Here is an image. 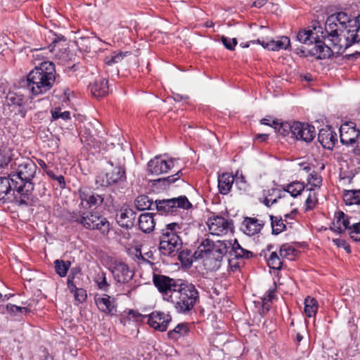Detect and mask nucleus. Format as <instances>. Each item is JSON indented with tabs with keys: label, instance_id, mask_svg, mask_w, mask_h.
<instances>
[{
	"label": "nucleus",
	"instance_id": "f257e3e1",
	"mask_svg": "<svg viewBox=\"0 0 360 360\" xmlns=\"http://www.w3.org/2000/svg\"><path fill=\"white\" fill-rule=\"evenodd\" d=\"M153 283L164 301L172 303L179 314L191 311L198 299L195 286L182 279L153 274Z\"/></svg>",
	"mask_w": 360,
	"mask_h": 360
},
{
	"label": "nucleus",
	"instance_id": "f03ea898",
	"mask_svg": "<svg viewBox=\"0 0 360 360\" xmlns=\"http://www.w3.org/2000/svg\"><path fill=\"white\" fill-rule=\"evenodd\" d=\"M323 39L333 42L338 53H344L355 43H360V15L353 18L340 11L329 15L325 22Z\"/></svg>",
	"mask_w": 360,
	"mask_h": 360
},
{
	"label": "nucleus",
	"instance_id": "7ed1b4c3",
	"mask_svg": "<svg viewBox=\"0 0 360 360\" xmlns=\"http://www.w3.org/2000/svg\"><path fill=\"white\" fill-rule=\"evenodd\" d=\"M37 170L36 164L30 159H26L18 165L15 173L11 174L14 181L18 183L16 199L20 207L35 206L38 200L33 194L32 179Z\"/></svg>",
	"mask_w": 360,
	"mask_h": 360
},
{
	"label": "nucleus",
	"instance_id": "20e7f679",
	"mask_svg": "<svg viewBox=\"0 0 360 360\" xmlns=\"http://www.w3.org/2000/svg\"><path fill=\"white\" fill-rule=\"evenodd\" d=\"M56 67L53 62L40 63L27 75L26 87L32 96L44 95L51 90L56 82Z\"/></svg>",
	"mask_w": 360,
	"mask_h": 360
},
{
	"label": "nucleus",
	"instance_id": "39448f33",
	"mask_svg": "<svg viewBox=\"0 0 360 360\" xmlns=\"http://www.w3.org/2000/svg\"><path fill=\"white\" fill-rule=\"evenodd\" d=\"M66 219L70 223H76L88 230H98L103 236L110 231V223L108 219L94 211H72L68 212Z\"/></svg>",
	"mask_w": 360,
	"mask_h": 360
},
{
	"label": "nucleus",
	"instance_id": "423d86ee",
	"mask_svg": "<svg viewBox=\"0 0 360 360\" xmlns=\"http://www.w3.org/2000/svg\"><path fill=\"white\" fill-rule=\"evenodd\" d=\"M111 168L96 177L97 187H110L112 189H123L127 185L126 167L120 162L114 164L109 161Z\"/></svg>",
	"mask_w": 360,
	"mask_h": 360
},
{
	"label": "nucleus",
	"instance_id": "0eeeda50",
	"mask_svg": "<svg viewBox=\"0 0 360 360\" xmlns=\"http://www.w3.org/2000/svg\"><path fill=\"white\" fill-rule=\"evenodd\" d=\"M154 204L158 214L165 216L177 215L181 209L188 210L193 207L191 202L186 195L156 200Z\"/></svg>",
	"mask_w": 360,
	"mask_h": 360
},
{
	"label": "nucleus",
	"instance_id": "6e6552de",
	"mask_svg": "<svg viewBox=\"0 0 360 360\" xmlns=\"http://www.w3.org/2000/svg\"><path fill=\"white\" fill-rule=\"evenodd\" d=\"M18 188V183L14 181L13 177L10 174L7 177H0V201L3 203L11 200L13 197L14 204L20 207L16 199V193Z\"/></svg>",
	"mask_w": 360,
	"mask_h": 360
},
{
	"label": "nucleus",
	"instance_id": "1a4fd4ad",
	"mask_svg": "<svg viewBox=\"0 0 360 360\" xmlns=\"http://www.w3.org/2000/svg\"><path fill=\"white\" fill-rule=\"evenodd\" d=\"M147 166L148 174L160 175L167 173L174 167V159L165 155L155 156L148 162Z\"/></svg>",
	"mask_w": 360,
	"mask_h": 360
},
{
	"label": "nucleus",
	"instance_id": "9d476101",
	"mask_svg": "<svg viewBox=\"0 0 360 360\" xmlns=\"http://www.w3.org/2000/svg\"><path fill=\"white\" fill-rule=\"evenodd\" d=\"M315 136L316 130L313 125L298 121L292 122V138L296 140L309 143Z\"/></svg>",
	"mask_w": 360,
	"mask_h": 360
},
{
	"label": "nucleus",
	"instance_id": "9b49d317",
	"mask_svg": "<svg viewBox=\"0 0 360 360\" xmlns=\"http://www.w3.org/2000/svg\"><path fill=\"white\" fill-rule=\"evenodd\" d=\"M207 226L210 233L217 236L226 235L233 229L232 221L219 216L210 217Z\"/></svg>",
	"mask_w": 360,
	"mask_h": 360
},
{
	"label": "nucleus",
	"instance_id": "f8f14e48",
	"mask_svg": "<svg viewBox=\"0 0 360 360\" xmlns=\"http://www.w3.org/2000/svg\"><path fill=\"white\" fill-rule=\"evenodd\" d=\"M147 318L148 324L155 330L165 332L167 330L169 323L172 321V316L160 311H155L144 316Z\"/></svg>",
	"mask_w": 360,
	"mask_h": 360
},
{
	"label": "nucleus",
	"instance_id": "ddd939ff",
	"mask_svg": "<svg viewBox=\"0 0 360 360\" xmlns=\"http://www.w3.org/2000/svg\"><path fill=\"white\" fill-rule=\"evenodd\" d=\"M339 131L340 142L343 145H352L360 137V130L356 128V124L353 122L342 124Z\"/></svg>",
	"mask_w": 360,
	"mask_h": 360
},
{
	"label": "nucleus",
	"instance_id": "4468645a",
	"mask_svg": "<svg viewBox=\"0 0 360 360\" xmlns=\"http://www.w3.org/2000/svg\"><path fill=\"white\" fill-rule=\"evenodd\" d=\"M136 219V212L133 208L127 205L122 206L115 215L117 223L122 228L131 229Z\"/></svg>",
	"mask_w": 360,
	"mask_h": 360
},
{
	"label": "nucleus",
	"instance_id": "2eb2a0df",
	"mask_svg": "<svg viewBox=\"0 0 360 360\" xmlns=\"http://www.w3.org/2000/svg\"><path fill=\"white\" fill-rule=\"evenodd\" d=\"M110 270L114 279L120 283H128L134 276L128 265L122 262L115 261Z\"/></svg>",
	"mask_w": 360,
	"mask_h": 360
},
{
	"label": "nucleus",
	"instance_id": "dca6fc26",
	"mask_svg": "<svg viewBox=\"0 0 360 360\" xmlns=\"http://www.w3.org/2000/svg\"><path fill=\"white\" fill-rule=\"evenodd\" d=\"M79 199L80 200V205L82 207L88 208L98 207L103 203L104 196L86 188H81L79 190Z\"/></svg>",
	"mask_w": 360,
	"mask_h": 360
},
{
	"label": "nucleus",
	"instance_id": "f3484780",
	"mask_svg": "<svg viewBox=\"0 0 360 360\" xmlns=\"http://www.w3.org/2000/svg\"><path fill=\"white\" fill-rule=\"evenodd\" d=\"M314 46L307 50V53L314 57L317 60H323L329 58L333 55L334 52L338 53L333 48V42L331 41L332 48L326 45L325 43L318 39H316L314 41ZM340 54L342 53H340Z\"/></svg>",
	"mask_w": 360,
	"mask_h": 360
},
{
	"label": "nucleus",
	"instance_id": "a211bd4d",
	"mask_svg": "<svg viewBox=\"0 0 360 360\" xmlns=\"http://www.w3.org/2000/svg\"><path fill=\"white\" fill-rule=\"evenodd\" d=\"M27 102L26 97L18 92H9L6 97L7 105L11 108L12 110H17L22 117L26 115L25 105Z\"/></svg>",
	"mask_w": 360,
	"mask_h": 360
},
{
	"label": "nucleus",
	"instance_id": "6ab92c4d",
	"mask_svg": "<svg viewBox=\"0 0 360 360\" xmlns=\"http://www.w3.org/2000/svg\"><path fill=\"white\" fill-rule=\"evenodd\" d=\"M94 302L100 311L111 316L116 314L117 305L114 297L107 294L102 296L96 295Z\"/></svg>",
	"mask_w": 360,
	"mask_h": 360
},
{
	"label": "nucleus",
	"instance_id": "aec40b11",
	"mask_svg": "<svg viewBox=\"0 0 360 360\" xmlns=\"http://www.w3.org/2000/svg\"><path fill=\"white\" fill-rule=\"evenodd\" d=\"M318 141L323 148L332 150L338 142V136L331 127L326 126L320 129Z\"/></svg>",
	"mask_w": 360,
	"mask_h": 360
},
{
	"label": "nucleus",
	"instance_id": "412c9836",
	"mask_svg": "<svg viewBox=\"0 0 360 360\" xmlns=\"http://www.w3.org/2000/svg\"><path fill=\"white\" fill-rule=\"evenodd\" d=\"M350 217L342 211H338L335 214V219L331 223L329 229L333 232L340 234L350 229Z\"/></svg>",
	"mask_w": 360,
	"mask_h": 360
},
{
	"label": "nucleus",
	"instance_id": "4be33fe9",
	"mask_svg": "<svg viewBox=\"0 0 360 360\" xmlns=\"http://www.w3.org/2000/svg\"><path fill=\"white\" fill-rule=\"evenodd\" d=\"M224 252L222 250L211 252L209 255H204L202 257L203 264L207 271H217L221 265L224 258Z\"/></svg>",
	"mask_w": 360,
	"mask_h": 360
},
{
	"label": "nucleus",
	"instance_id": "5701e85b",
	"mask_svg": "<svg viewBox=\"0 0 360 360\" xmlns=\"http://www.w3.org/2000/svg\"><path fill=\"white\" fill-rule=\"evenodd\" d=\"M181 238L176 240L160 238L159 249L165 256H174L181 249Z\"/></svg>",
	"mask_w": 360,
	"mask_h": 360
},
{
	"label": "nucleus",
	"instance_id": "b1692460",
	"mask_svg": "<svg viewBox=\"0 0 360 360\" xmlns=\"http://www.w3.org/2000/svg\"><path fill=\"white\" fill-rule=\"evenodd\" d=\"M264 223L263 221L259 220L254 217H245L241 224V229L248 236H254L260 232L263 229Z\"/></svg>",
	"mask_w": 360,
	"mask_h": 360
},
{
	"label": "nucleus",
	"instance_id": "393cba45",
	"mask_svg": "<svg viewBox=\"0 0 360 360\" xmlns=\"http://www.w3.org/2000/svg\"><path fill=\"white\" fill-rule=\"evenodd\" d=\"M263 200L261 202L266 207H269L272 205L278 202V200L285 197L283 189L271 188L263 191Z\"/></svg>",
	"mask_w": 360,
	"mask_h": 360
},
{
	"label": "nucleus",
	"instance_id": "a878e982",
	"mask_svg": "<svg viewBox=\"0 0 360 360\" xmlns=\"http://www.w3.org/2000/svg\"><path fill=\"white\" fill-rule=\"evenodd\" d=\"M234 176L225 172L218 176V189L221 195H227L230 193L234 183Z\"/></svg>",
	"mask_w": 360,
	"mask_h": 360
},
{
	"label": "nucleus",
	"instance_id": "bb28decb",
	"mask_svg": "<svg viewBox=\"0 0 360 360\" xmlns=\"http://www.w3.org/2000/svg\"><path fill=\"white\" fill-rule=\"evenodd\" d=\"M305 184L300 181H292L281 186L283 193H289L291 197L295 198L300 196L305 189Z\"/></svg>",
	"mask_w": 360,
	"mask_h": 360
},
{
	"label": "nucleus",
	"instance_id": "cd10ccee",
	"mask_svg": "<svg viewBox=\"0 0 360 360\" xmlns=\"http://www.w3.org/2000/svg\"><path fill=\"white\" fill-rule=\"evenodd\" d=\"M91 91L98 98L106 96L109 91L108 81L103 78L96 80L91 86Z\"/></svg>",
	"mask_w": 360,
	"mask_h": 360
},
{
	"label": "nucleus",
	"instance_id": "c85d7f7f",
	"mask_svg": "<svg viewBox=\"0 0 360 360\" xmlns=\"http://www.w3.org/2000/svg\"><path fill=\"white\" fill-rule=\"evenodd\" d=\"M154 214L143 213L139 217V226L143 233H150L155 228Z\"/></svg>",
	"mask_w": 360,
	"mask_h": 360
},
{
	"label": "nucleus",
	"instance_id": "c756f323",
	"mask_svg": "<svg viewBox=\"0 0 360 360\" xmlns=\"http://www.w3.org/2000/svg\"><path fill=\"white\" fill-rule=\"evenodd\" d=\"M181 229V224L173 222L169 223L162 229V236L160 238L176 240L180 238L179 233Z\"/></svg>",
	"mask_w": 360,
	"mask_h": 360
},
{
	"label": "nucleus",
	"instance_id": "7c9ffc66",
	"mask_svg": "<svg viewBox=\"0 0 360 360\" xmlns=\"http://www.w3.org/2000/svg\"><path fill=\"white\" fill-rule=\"evenodd\" d=\"M290 46V38L286 36H281L277 40H271L265 44L268 50L273 51H278L281 49L286 50Z\"/></svg>",
	"mask_w": 360,
	"mask_h": 360
},
{
	"label": "nucleus",
	"instance_id": "2f4dec72",
	"mask_svg": "<svg viewBox=\"0 0 360 360\" xmlns=\"http://www.w3.org/2000/svg\"><path fill=\"white\" fill-rule=\"evenodd\" d=\"M221 250L216 247L214 242L208 238L203 240L198 248L195 255L198 254V257H204V255H209L211 252Z\"/></svg>",
	"mask_w": 360,
	"mask_h": 360
},
{
	"label": "nucleus",
	"instance_id": "473e14b6",
	"mask_svg": "<svg viewBox=\"0 0 360 360\" xmlns=\"http://www.w3.org/2000/svg\"><path fill=\"white\" fill-rule=\"evenodd\" d=\"M230 254L235 259H250L254 256L252 252L244 249L241 247L237 240H235L232 244L231 250Z\"/></svg>",
	"mask_w": 360,
	"mask_h": 360
},
{
	"label": "nucleus",
	"instance_id": "72a5a7b5",
	"mask_svg": "<svg viewBox=\"0 0 360 360\" xmlns=\"http://www.w3.org/2000/svg\"><path fill=\"white\" fill-rule=\"evenodd\" d=\"M342 199L346 205H360V189L344 190Z\"/></svg>",
	"mask_w": 360,
	"mask_h": 360
},
{
	"label": "nucleus",
	"instance_id": "f704fd0d",
	"mask_svg": "<svg viewBox=\"0 0 360 360\" xmlns=\"http://www.w3.org/2000/svg\"><path fill=\"white\" fill-rule=\"evenodd\" d=\"M316 39H319L316 33L309 29L301 30L296 35V39L306 45H312Z\"/></svg>",
	"mask_w": 360,
	"mask_h": 360
},
{
	"label": "nucleus",
	"instance_id": "c9c22d12",
	"mask_svg": "<svg viewBox=\"0 0 360 360\" xmlns=\"http://www.w3.org/2000/svg\"><path fill=\"white\" fill-rule=\"evenodd\" d=\"M189 328L188 324L186 323H179L173 330L167 333V336L169 339L177 340L182 337L188 335Z\"/></svg>",
	"mask_w": 360,
	"mask_h": 360
},
{
	"label": "nucleus",
	"instance_id": "e433bc0d",
	"mask_svg": "<svg viewBox=\"0 0 360 360\" xmlns=\"http://www.w3.org/2000/svg\"><path fill=\"white\" fill-rule=\"evenodd\" d=\"M298 253L299 251L289 243L283 244L279 248L281 257L283 259H287L290 261L295 260Z\"/></svg>",
	"mask_w": 360,
	"mask_h": 360
},
{
	"label": "nucleus",
	"instance_id": "4c0bfd02",
	"mask_svg": "<svg viewBox=\"0 0 360 360\" xmlns=\"http://www.w3.org/2000/svg\"><path fill=\"white\" fill-rule=\"evenodd\" d=\"M304 313L308 317H314L317 314L319 309V304L317 300L310 296H307L304 299Z\"/></svg>",
	"mask_w": 360,
	"mask_h": 360
},
{
	"label": "nucleus",
	"instance_id": "58836bf2",
	"mask_svg": "<svg viewBox=\"0 0 360 360\" xmlns=\"http://www.w3.org/2000/svg\"><path fill=\"white\" fill-rule=\"evenodd\" d=\"M130 55V52L129 51H113L108 56H105L103 61L104 63L108 66H112L115 64L120 63L124 57Z\"/></svg>",
	"mask_w": 360,
	"mask_h": 360
},
{
	"label": "nucleus",
	"instance_id": "ea45409f",
	"mask_svg": "<svg viewBox=\"0 0 360 360\" xmlns=\"http://www.w3.org/2000/svg\"><path fill=\"white\" fill-rule=\"evenodd\" d=\"M273 125L280 136L285 137L291 134V137H292V123L290 124L287 122L278 123L277 121H273Z\"/></svg>",
	"mask_w": 360,
	"mask_h": 360
},
{
	"label": "nucleus",
	"instance_id": "a19ab883",
	"mask_svg": "<svg viewBox=\"0 0 360 360\" xmlns=\"http://www.w3.org/2000/svg\"><path fill=\"white\" fill-rule=\"evenodd\" d=\"M283 258L276 251L271 252L266 258L267 265L274 270H281L283 266Z\"/></svg>",
	"mask_w": 360,
	"mask_h": 360
},
{
	"label": "nucleus",
	"instance_id": "79ce46f5",
	"mask_svg": "<svg viewBox=\"0 0 360 360\" xmlns=\"http://www.w3.org/2000/svg\"><path fill=\"white\" fill-rule=\"evenodd\" d=\"M270 219L272 233L274 235H278L285 230L286 226L283 223V220L281 217L270 215Z\"/></svg>",
	"mask_w": 360,
	"mask_h": 360
},
{
	"label": "nucleus",
	"instance_id": "37998d69",
	"mask_svg": "<svg viewBox=\"0 0 360 360\" xmlns=\"http://www.w3.org/2000/svg\"><path fill=\"white\" fill-rule=\"evenodd\" d=\"M70 261L56 259L54 262V267L56 274L60 277H65L70 268Z\"/></svg>",
	"mask_w": 360,
	"mask_h": 360
},
{
	"label": "nucleus",
	"instance_id": "c03bdc74",
	"mask_svg": "<svg viewBox=\"0 0 360 360\" xmlns=\"http://www.w3.org/2000/svg\"><path fill=\"white\" fill-rule=\"evenodd\" d=\"M153 205V202L145 195H139L135 200L136 207L139 210H150Z\"/></svg>",
	"mask_w": 360,
	"mask_h": 360
},
{
	"label": "nucleus",
	"instance_id": "a18cd8bd",
	"mask_svg": "<svg viewBox=\"0 0 360 360\" xmlns=\"http://www.w3.org/2000/svg\"><path fill=\"white\" fill-rule=\"evenodd\" d=\"M94 281L99 290L104 292L108 291L110 284L107 281L106 274L103 271H101L96 274Z\"/></svg>",
	"mask_w": 360,
	"mask_h": 360
},
{
	"label": "nucleus",
	"instance_id": "49530a36",
	"mask_svg": "<svg viewBox=\"0 0 360 360\" xmlns=\"http://www.w3.org/2000/svg\"><path fill=\"white\" fill-rule=\"evenodd\" d=\"M307 181L308 184H309L311 186L307 189L309 191H314L315 188H320L322 185V178L315 171H312L309 173Z\"/></svg>",
	"mask_w": 360,
	"mask_h": 360
},
{
	"label": "nucleus",
	"instance_id": "de8ad7c7",
	"mask_svg": "<svg viewBox=\"0 0 360 360\" xmlns=\"http://www.w3.org/2000/svg\"><path fill=\"white\" fill-rule=\"evenodd\" d=\"M178 259L181 263L186 266H190L193 263V253L192 251L188 248L182 249L178 251Z\"/></svg>",
	"mask_w": 360,
	"mask_h": 360
},
{
	"label": "nucleus",
	"instance_id": "09e8293b",
	"mask_svg": "<svg viewBox=\"0 0 360 360\" xmlns=\"http://www.w3.org/2000/svg\"><path fill=\"white\" fill-rule=\"evenodd\" d=\"M318 203V194L314 191H310L307 199L305 200L303 207L305 212L311 211L315 208Z\"/></svg>",
	"mask_w": 360,
	"mask_h": 360
},
{
	"label": "nucleus",
	"instance_id": "8fccbe9b",
	"mask_svg": "<svg viewBox=\"0 0 360 360\" xmlns=\"http://www.w3.org/2000/svg\"><path fill=\"white\" fill-rule=\"evenodd\" d=\"M51 118L52 120H57L58 119H62L64 121H67L70 120V112L69 111H61V108L60 107L54 108L51 110Z\"/></svg>",
	"mask_w": 360,
	"mask_h": 360
},
{
	"label": "nucleus",
	"instance_id": "3c124183",
	"mask_svg": "<svg viewBox=\"0 0 360 360\" xmlns=\"http://www.w3.org/2000/svg\"><path fill=\"white\" fill-rule=\"evenodd\" d=\"M80 274L81 268L79 266H75L70 269L67 279V285L68 289H75V286H76L75 278Z\"/></svg>",
	"mask_w": 360,
	"mask_h": 360
},
{
	"label": "nucleus",
	"instance_id": "603ef678",
	"mask_svg": "<svg viewBox=\"0 0 360 360\" xmlns=\"http://www.w3.org/2000/svg\"><path fill=\"white\" fill-rule=\"evenodd\" d=\"M6 311L13 316H17L18 315L25 312L27 314L30 311V309L27 307H18L13 304H8L6 306Z\"/></svg>",
	"mask_w": 360,
	"mask_h": 360
},
{
	"label": "nucleus",
	"instance_id": "864d4df0",
	"mask_svg": "<svg viewBox=\"0 0 360 360\" xmlns=\"http://www.w3.org/2000/svg\"><path fill=\"white\" fill-rule=\"evenodd\" d=\"M348 233L353 240L360 242V222L352 224Z\"/></svg>",
	"mask_w": 360,
	"mask_h": 360
},
{
	"label": "nucleus",
	"instance_id": "5fc2aeb1",
	"mask_svg": "<svg viewBox=\"0 0 360 360\" xmlns=\"http://www.w3.org/2000/svg\"><path fill=\"white\" fill-rule=\"evenodd\" d=\"M276 284L274 282L273 285L266 292L262 299L264 305L271 302L276 297Z\"/></svg>",
	"mask_w": 360,
	"mask_h": 360
},
{
	"label": "nucleus",
	"instance_id": "6e6d98bb",
	"mask_svg": "<svg viewBox=\"0 0 360 360\" xmlns=\"http://www.w3.org/2000/svg\"><path fill=\"white\" fill-rule=\"evenodd\" d=\"M234 178V182L240 191H245L248 189V185L245 176L242 174H239L238 172H237Z\"/></svg>",
	"mask_w": 360,
	"mask_h": 360
},
{
	"label": "nucleus",
	"instance_id": "4d7b16f0",
	"mask_svg": "<svg viewBox=\"0 0 360 360\" xmlns=\"http://www.w3.org/2000/svg\"><path fill=\"white\" fill-rule=\"evenodd\" d=\"M69 290L74 294L75 300L81 303L84 302L87 297L86 292L83 288H78L75 286V289L71 288Z\"/></svg>",
	"mask_w": 360,
	"mask_h": 360
},
{
	"label": "nucleus",
	"instance_id": "13d9d810",
	"mask_svg": "<svg viewBox=\"0 0 360 360\" xmlns=\"http://www.w3.org/2000/svg\"><path fill=\"white\" fill-rule=\"evenodd\" d=\"M11 160L9 151L4 148L0 149V167H4L8 165Z\"/></svg>",
	"mask_w": 360,
	"mask_h": 360
},
{
	"label": "nucleus",
	"instance_id": "bf43d9fd",
	"mask_svg": "<svg viewBox=\"0 0 360 360\" xmlns=\"http://www.w3.org/2000/svg\"><path fill=\"white\" fill-rule=\"evenodd\" d=\"M46 174L50 179H51L53 181H56L58 184L60 188H65L66 184H65V178L62 174L56 175L54 174V172L52 170L47 171Z\"/></svg>",
	"mask_w": 360,
	"mask_h": 360
},
{
	"label": "nucleus",
	"instance_id": "052dcab7",
	"mask_svg": "<svg viewBox=\"0 0 360 360\" xmlns=\"http://www.w3.org/2000/svg\"><path fill=\"white\" fill-rule=\"evenodd\" d=\"M182 174L181 171L179 170L176 174L169 176L166 178L159 179L158 181H162L164 185H170L176 182L178 179H180L181 175Z\"/></svg>",
	"mask_w": 360,
	"mask_h": 360
},
{
	"label": "nucleus",
	"instance_id": "680f3d73",
	"mask_svg": "<svg viewBox=\"0 0 360 360\" xmlns=\"http://www.w3.org/2000/svg\"><path fill=\"white\" fill-rule=\"evenodd\" d=\"M221 40L224 46L230 51L234 50L235 46L238 43L236 38H229L224 36L221 37Z\"/></svg>",
	"mask_w": 360,
	"mask_h": 360
},
{
	"label": "nucleus",
	"instance_id": "e2e57ef3",
	"mask_svg": "<svg viewBox=\"0 0 360 360\" xmlns=\"http://www.w3.org/2000/svg\"><path fill=\"white\" fill-rule=\"evenodd\" d=\"M333 242L337 247L344 248L347 253L351 252L350 245L345 240L342 238H333Z\"/></svg>",
	"mask_w": 360,
	"mask_h": 360
},
{
	"label": "nucleus",
	"instance_id": "0e129e2a",
	"mask_svg": "<svg viewBox=\"0 0 360 360\" xmlns=\"http://www.w3.org/2000/svg\"><path fill=\"white\" fill-rule=\"evenodd\" d=\"M146 315L141 314L139 311L130 309L128 313V316L129 319H133L135 321H139L141 319H146L144 316Z\"/></svg>",
	"mask_w": 360,
	"mask_h": 360
},
{
	"label": "nucleus",
	"instance_id": "69168bd1",
	"mask_svg": "<svg viewBox=\"0 0 360 360\" xmlns=\"http://www.w3.org/2000/svg\"><path fill=\"white\" fill-rule=\"evenodd\" d=\"M268 0H255L252 3V6L256 8H261L264 6Z\"/></svg>",
	"mask_w": 360,
	"mask_h": 360
},
{
	"label": "nucleus",
	"instance_id": "338daca9",
	"mask_svg": "<svg viewBox=\"0 0 360 360\" xmlns=\"http://www.w3.org/2000/svg\"><path fill=\"white\" fill-rule=\"evenodd\" d=\"M37 162L38 165L40 166V167L46 173L47 171H51L48 169L47 165L46 164L45 161L41 159H37Z\"/></svg>",
	"mask_w": 360,
	"mask_h": 360
},
{
	"label": "nucleus",
	"instance_id": "774afa93",
	"mask_svg": "<svg viewBox=\"0 0 360 360\" xmlns=\"http://www.w3.org/2000/svg\"><path fill=\"white\" fill-rule=\"evenodd\" d=\"M297 213V210L296 209L293 210L290 213L285 214L284 215L285 219L287 220L288 219H293Z\"/></svg>",
	"mask_w": 360,
	"mask_h": 360
}]
</instances>
